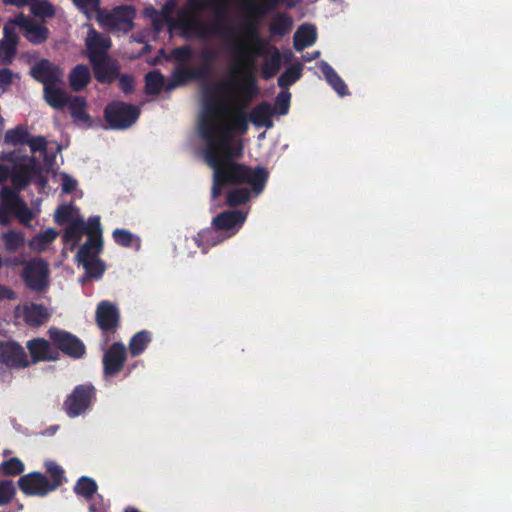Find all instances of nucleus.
Instances as JSON below:
<instances>
[{"mask_svg": "<svg viewBox=\"0 0 512 512\" xmlns=\"http://www.w3.org/2000/svg\"><path fill=\"white\" fill-rule=\"evenodd\" d=\"M201 57H202V59H203L204 61H206V60H207V58L209 57L208 52H203V53L201 54Z\"/></svg>", "mask_w": 512, "mask_h": 512, "instance_id": "52", "label": "nucleus"}, {"mask_svg": "<svg viewBox=\"0 0 512 512\" xmlns=\"http://www.w3.org/2000/svg\"><path fill=\"white\" fill-rule=\"evenodd\" d=\"M33 154L39 153V156H43V161L40 162L36 159V156L32 158H26L23 160L22 164H26L28 169L31 170L33 165L38 166V170L36 172L32 171V177L38 175L43 170H49L53 165V159L48 158L46 156V141L42 137L28 138L26 142Z\"/></svg>", "mask_w": 512, "mask_h": 512, "instance_id": "14", "label": "nucleus"}, {"mask_svg": "<svg viewBox=\"0 0 512 512\" xmlns=\"http://www.w3.org/2000/svg\"><path fill=\"white\" fill-rule=\"evenodd\" d=\"M163 86L162 76L156 72H150L146 75V89L150 94L158 93Z\"/></svg>", "mask_w": 512, "mask_h": 512, "instance_id": "39", "label": "nucleus"}, {"mask_svg": "<svg viewBox=\"0 0 512 512\" xmlns=\"http://www.w3.org/2000/svg\"><path fill=\"white\" fill-rule=\"evenodd\" d=\"M91 32H94L99 38V40L95 41L96 49L101 51L103 48L104 57H108L107 52L111 46L110 40L107 37L100 35L93 28H89L86 39L90 36Z\"/></svg>", "mask_w": 512, "mask_h": 512, "instance_id": "44", "label": "nucleus"}, {"mask_svg": "<svg viewBox=\"0 0 512 512\" xmlns=\"http://www.w3.org/2000/svg\"><path fill=\"white\" fill-rule=\"evenodd\" d=\"M134 10L131 7H119L111 12H98V22L107 30L128 31L132 28Z\"/></svg>", "mask_w": 512, "mask_h": 512, "instance_id": "7", "label": "nucleus"}, {"mask_svg": "<svg viewBox=\"0 0 512 512\" xmlns=\"http://www.w3.org/2000/svg\"><path fill=\"white\" fill-rule=\"evenodd\" d=\"M320 70L324 74L327 82L338 93V95L344 96L347 94V86L328 63L321 62Z\"/></svg>", "mask_w": 512, "mask_h": 512, "instance_id": "28", "label": "nucleus"}, {"mask_svg": "<svg viewBox=\"0 0 512 512\" xmlns=\"http://www.w3.org/2000/svg\"><path fill=\"white\" fill-rule=\"evenodd\" d=\"M90 510L92 512H101V510L99 508L96 507V504L95 503H92L91 506H90Z\"/></svg>", "mask_w": 512, "mask_h": 512, "instance_id": "50", "label": "nucleus"}, {"mask_svg": "<svg viewBox=\"0 0 512 512\" xmlns=\"http://www.w3.org/2000/svg\"><path fill=\"white\" fill-rule=\"evenodd\" d=\"M2 266V257L0 256V267Z\"/></svg>", "mask_w": 512, "mask_h": 512, "instance_id": "55", "label": "nucleus"}, {"mask_svg": "<svg viewBox=\"0 0 512 512\" xmlns=\"http://www.w3.org/2000/svg\"><path fill=\"white\" fill-rule=\"evenodd\" d=\"M273 109L268 103H261L253 108L249 115V121L257 128L267 129L273 126Z\"/></svg>", "mask_w": 512, "mask_h": 512, "instance_id": "22", "label": "nucleus"}, {"mask_svg": "<svg viewBox=\"0 0 512 512\" xmlns=\"http://www.w3.org/2000/svg\"><path fill=\"white\" fill-rule=\"evenodd\" d=\"M44 97L46 102L55 109L63 108L69 97L64 89L63 80L44 87Z\"/></svg>", "mask_w": 512, "mask_h": 512, "instance_id": "21", "label": "nucleus"}, {"mask_svg": "<svg viewBox=\"0 0 512 512\" xmlns=\"http://www.w3.org/2000/svg\"><path fill=\"white\" fill-rule=\"evenodd\" d=\"M64 193L77 192V181L65 173L56 176Z\"/></svg>", "mask_w": 512, "mask_h": 512, "instance_id": "43", "label": "nucleus"}, {"mask_svg": "<svg viewBox=\"0 0 512 512\" xmlns=\"http://www.w3.org/2000/svg\"><path fill=\"white\" fill-rule=\"evenodd\" d=\"M23 278L31 289L44 290L49 282L48 264L42 259L31 260L23 271Z\"/></svg>", "mask_w": 512, "mask_h": 512, "instance_id": "9", "label": "nucleus"}, {"mask_svg": "<svg viewBox=\"0 0 512 512\" xmlns=\"http://www.w3.org/2000/svg\"><path fill=\"white\" fill-rule=\"evenodd\" d=\"M139 116V110L132 105L114 102L105 109V118L111 128L125 129L134 124Z\"/></svg>", "mask_w": 512, "mask_h": 512, "instance_id": "6", "label": "nucleus"}, {"mask_svg": "<svg viewBox=\"0 0 512 512\" xmlns=\"http://www.w3.org/2000/svg\"><path fill=\"white\" fill-rule=\"evenodd\" d=\"M27 348L29 349L33 362L52 361L58 358V352L43 338L30 340L27 343Z\"/></svg>", "mask_w": 512, "mask_h": 512, "instance_id": "20", "label": "nucleus"}, {"mask_svg": "<svg viewBox=\"0 0 512 512\" xmlns=\"http://www.w3.org/2000/svg\"><path fill=\"white\" fill-rule=\"evenodd\" d=\"M126 348L123 344L115 343L105 353L103 358L104 372L106 375H114L120 371L125 361Z\"/></svg>", "mask_w": 512, "mask_h": 512, "instance_id": "19", "label": "nucleus"}, {"mask_svg": "<svg viewBox=\"0 0 512 512\" xmlns=\"http://www.w3.org/2000/svg\"><path fill=\"white\" fill-rule=\"evenodd\" d=\"M153 24L157 30L164 24L177 25L190 35L222 38L230 64L225 76L206 91L198 133L204 142L205 161L213 169L212 196L216 198L223 187L235 185L237 187L228 194V204L245 203L263 191L268 173L264 168H249L232 161L242 154V145L234 136L244 134L248 129L245 108L256 93V57L264 56L263 75L270 78L280 69L279 51L260 36L254 22L224 28L218 23L207 25L197 18L196 13L183 10L174 20L165 7Z\"/></svg>", "mask_w": 512, "mask_h": 512, "instance_id": "1", "label": "nucleus"}, {"mask_svg": "<svg viewBox=\"0 0 512 512\" xmlns=\"http://www.w3.org/2000/svg\"><path fill=\"white\" fill-rule=\"evenodd\" d=\"M15 317L29 325L39 326L49 317V313L42 305L26 303L15 308Z\"/></svg>", "mask_w": 512, "mask_h": 512, "instance_id": "17", "label": "nucleus"}, {"mask_svg": "<svg viewBox=\"0 0 512 512\" xmlns=\"http://www.w3.org/2000/svg\"><path fill=\"white\" fill-rule=\"evenodd\" d=\"M31 12L40 18L52 17L55 14V8L47 1L31 3Z\"/></svg>", "mask_w": 512, "mask_h": 512, "instance_id": "36", "label": "nucleus"}, {"mask_svg": "<svg viewBox=\"0 0 512 512\" xmlns=\"http://www.w3.org/2000/svg\"><path fill=\"white\" fill-rule=\"evenodd\" d=\"M74 489L78 495L89 498L96 492L97 485L93 479L89 477H81Z\"/></svg>", "mask_w": 512, "mask_h": 512, "instance_id": "35", "label": "nucleus"}, {"mask_svg": "<svg viewBox=\"0 0 512 512\" xmlns=\"http://www.w3.org/2000/svg\"><path fill=\"white\" fill-rule=\"evenodd\" d=\"M302 74V65L296 64L289 67L278 80L279 86L287 87L296 82Z\"/></svg>", "mask_w": 512, "mask_h": 512, "instance_id": "34", "label": "nucleus"}, {"mask_svg": "<svg viewBox=\"0 0 512 512\" xmlns=\"http://www.w3.org/2000/svg\"><path fill=\"white\" fill-rule=\"evenodd\" d=\"M9 23L12 24L14 31L16 27L19 28L23 32L24 36L34 44H39L47 38L48 30L44 26L33 22L23 14L15 16V18L12 21H9Z\"/></svg>", "mask_w": 512, "mask_h": 512, "instance_id": "12", "label": "nucleus"}, {"mask_svg": "<svg viewBox=\"0 0 512 512\" xmlns=\"http://www.w3.org/2000/svg\"><path fill=\"white\" fill-rule=\"evenodd\" d=\"M264 137H265V132H263V133H261V134L259 135V138H260V139H263Z\"/></svg>", "mask_w": 512, "mask_h": 512, "instance_id": "53", "label": "nucleus"}, {"mask_svg": "<svg viewBox=\"0 0 512 512\" xmlns=\"http://www.w3.org/2000/svg\"><path fill=\"white\" fill-rule=\"evenodd\" d=\"M97 40H99L98 36L91 32L85 40L87 54L93 65L96 79L103 83L111 82L117 73V67L109 57H104L103 49L101 51L96 49L95 41Z\"/></svg>", "mask_w": 512, "mask_h": 512, "instance_id": "4", "label": "nucleus"}, {"mask_svg": "<svg viewBox=\"0 0 512 512\" xmlns=\"http://www.w3.org/2000/svg\"><path fill=\"white\" fill-rule=\"evenodd\" d=\"M28 131L22 126L10 129L5 133L4 142L9 145H21L28 141Z\"/></svg>", "mask_w": 512, "mask_h": 512, "instance_id": "33", "label": "nucleus"}, {"mask_svg": "<svg viewBox=\"0 0 512 512\" xmlns=\"http://www.w3.org/2000/svg\"><path fill=\"white\" fill-rule=\"evenodd\" d=\"M32 76L44 87L63 80V70L47 60L40 61L31 69Z\"/></svg>", "mask_w": 512, "mask_h": 512, "instance_id": "18", "label": "nucleus"}, {"mask_svg": "<svg viewBox=\"0 0 512 512\" xmlns=\"http://www.w3.org/2000/svg\"><path fill=\"white\" fill-rule=\"evenodd\" d=\"M150 341L151 337L147 331H141L134 335L129 343V350L131 355L137 356L141 354Z\"/></svg>", "mask_w": 512, "mask_h": 512, "instance_id": "32", "label": "nucleus"}, {"mask_svg": "<svg viewBox=\"0 0 512 512\" xmlns=\"http://www.w3.org/2000/svg\"><path fill=\"white\" fill-rule=\"evenodd\" d=\"M319 55V52H315L313 56H305V61H311L313 58L317 57Z\"/></svg>", "mask_w": 512, "mask_h": 512, "instance_id": "51", "label": "nucleus"}, {"mask_svg": "<svg viewBox=\"0 0 512 512\" xmlns=\"http://www.w3.org/2000/svg\"><path fill=\"white\" fill-rule=\"evenodd\" d=\"M90 71L85 65L76 66L69 74L71 87L76 90H82L90 81Z\"/></svg>", "mask_w": 512, "mask_h": 512, "instance_id": "29", "label": "nucleus"}, {"mask_svg": "<svg viewBox=\"0 0 512 512\" xmlns=\"http://www.w3.org/2000/svg\"><path fill=\"white\" fill-rule=\"evenodd\" d=\"M6 159L14 162V160L10 157H7ZM38 168V166L33 165L32 169L29 170L26 164L13 163V168L10 169L8 166L0 164V183L10 178L13 185L16 188L21 189L29 182L31 178H33L32 171L36 172Z\"/></svg>", "mask_w": 512, "mask_h": 512, "instance_id": "11", "label": "nucleus"}, {"mask_svg": "<svg viewBox=\"0 0 512 512\" xmlns=\"http://www.w3.org/2000/svg\"><path fill=\"white\" fill-rule=\"evenodd\" d=\"M15 488L11 481L0 482V505L7 504L14 496Z\"/></svg>", "mask_w": 512, "mask_h": 512, "instance_id": "42", "label": "nucleus"}, {"mask_svg": "<svg viewBox=\"0 0 512 512\" xmlns=\"http://www.w3.org/2000/svg\"><path fill=\"white\" fill-rule=\"evenodd\" d=\"M14 298H15V293L0 284V300L14 299Z\"/></svg>", "mask_w": 512, "mask_h": 512, "instance_id": "48", "label": "nucleus"}, {"mask_svg": "<svg viewBox=\"0 0 512 512\" xmlns=\"http://www.w3.org/2000/svg\"><path fill=\"white\" fill-rule=\"evenodd\" d=\"M1 207H0V223L8 222L7 213H11L25 225L34 218V213L19 199L15 191L8 187L1 190Z\"/></svg>", "mask_w": 512, "mask_h": 512, "instance_id": "5", "label": "nucleus"}, {"mask_svg": "<svg viewBox=\"0 0 512 512\" xmlns=\"http://www.w3.org/2000/svg\"><path fill=\"white\" fill-rule=\"evenodd\" d=\"M54 218L58 224H67L63 240L66 244L71 245V249L79 243L84 234L88 236V240L85 244H89V247L93 246L96 252L101 248V225L99 217H91L85 222L77 208L72 205H62L56 210Z\"/></svg>", "mask_w": 512, "mask_h": 512, "instance_id": "2", "label": "nucleus"}, {"mask_svg": "<svg viewBox=\"0 0 512 512\" xmlns=\"http://www.w3.org/2000/svg\"><path fill=\"white\" fill-rule=\"evenodd\" d=\"M101 248L96 252L95 248L89 247V244H84L77 253V260L83 265L86 273L95 278H99L104 270V264L97 258V254Z\"/></svg>", "mask_w": 512, "mask_h": 512, "instance_id": "15", "label": "nucleus"}, {"mask_svg": "<svg viewBox=\"0 0 512 512\" xmlns=\"http://www.w3.org/2000/svg\"><path fill=\"white\" fill-rule=\"evenodd\" d=\"M18 484L23 493L31 496H44L55 488L44 475L37 472L20 477Z\"/></svg>", "mask_w": 512, "mask_h": 512, "instance_id": "13", "label": "nucleus"}, {"mask_svg": "<svg viewBox=\"0 0 512 512\" xmlns=\"http://www.w3.org/2000/svg\"><path fill=\"white\" fill-rule=\"evenodd\" d=\"M75 121L90 125V117L86 113V100L82 97H71L67 104Z\"/></svg>", "mask_w": 512, "mask_h": 512, "instance_id": "27", "label": "nucleus"}, {"mask_svg": "<svg viewBox=\"0 0 512 512\" xmlns=\"http://www.w3.org/2000/svg\"><path fill=\"white\" fill-rule=\"evenodd\" d=\"M0 362L13 368L29 365L24 349L14 342L0 343Z\"/></svg>", "mask_w": 512, "mask_h": 512, "instance_id": "16", "label": "nucleus"}, {"mask_svg": "<svg viewBox=\"0 0 512 512\" xmlns=\"http://www.w3.org/2000/svg\"><path fill=\"white\" fill-rule=\"evenodd\" d=\"M74 4L85 14L97 13L99 11L100 0H73Z\"/></svg>", "mask_w": 512, "mask_h": 512, "instance_id": "41", "label": "nucleus"}, {"mask_svg": "<svg viewBox=\"0 0 512 512\" xmlns=\"http://www.w3.org/2000/svg\"><path fill=\"white\" fill-rule=\"evenodd\" d=\"M125 512H138V511H136V510H134V509H126V511H125Z\"/></svg>", "mask_w": 512, "mask_h": 512, "instance_id": "54", "label": "nucleus"}, {"mask_svg": "<svg viewBox=\"0 0 512 512\" xmlns=\"http://www.w3.org/2000/svg\"><path fill=\"white\" fill-rule=\"evenodd\" d=\"M93 388L79 386L67 397L64 402V411L66 414L75 418L85 413L93 400Z\"/></svg>", "mask_w": 512, "mask_h": 512, "instance_id": "8", "label": "nucleus"}, {"mask_svg": "<svg viewBox=\"0 0 512 512\" xmlns=\"http://www.w3.org/2000/svg\"><path fill=\"white\" fill-rule=\"evenodd\" d=\"M45 466H46L48 472L51 474V476H53L55 478V480L57 481L56 485H58L59 481L62 477V473H63L60 466L54 461H47L45 463Z\"/></svg>", "mask_w": 512, "mask_h": 512, "instance_id": "45", "label": "nucleus"}, {"mask_svg": "<svg viewBox=\"0 0 512 512\" xmlns=\"http://www.w3.org/2000/svg\"><path fill=\"white\" fill-rule=\"evenodd\" d=\"M58 231L48 228L45 231L35 235L29 242V246L33 251L43 252L57 238Z\"/></svg>", "mask_w": 512, "mask_h": 512, "instance_id": "26", "label": "nucleus"}, {"mask_svg": "<svg viewBox=\"0 0 512 512\" xmlns=\"http://www.w3.org/2000/svg\"><path fill=\"white\" fill-rule=\"evenodd\" d=\"M48 333L53 344L68 356L79 358L85 353L82 342L72 334L56 328H50Z\"/></svg>", "mask_w": 512, "mask_h": 512, "instance_id": "10", "label": "nucleus"}, {"mask_svg": "<svg viewBox=\"0 0 512 512\" xmlns=\"http://www.w3.org/2000/svg\"><path fill=\"white\" fill-rule=\"evenodd\" d=\"M115 242L124 247L140 248V239L125 229H116L113 232Z\"/></svg>", "mask_w": 512, "mask_h": 512, "instance_id": "31", "label": "nucleus"}, {"mask_svg": "<svg viewBox=\"0 0 512 512\" xmlns=\"http://www.w3.org/2000/svg\"><path fill=\"white\" fill-rule=\"evenodd\" d=\"M291 94L288 91H282L278 94L273 113L277 115H286L290 107Z\"/></svg>", "mask_w": 512, "mask_h": 512, "instance_id": "38", "label": "nucleus"}, {"mask_svg": "<svg viewBox=\"0 0 512 512\" xmlns=\"http://www.w3.org/2000/svg\"><path fill=\"white\" fill-rule=\"evenodd\" d=\"M1 240L8 252H16L25 244L24 234L13 230L3 233Z\"/></svg>", "mask_w": 512, "mask_h": 512, "instance_id": "30", "label": "nucleus"}, {"mask_svg": "<svg viewBox=\"0 0 512 512\" xmlns=\"http://www.w3.org/2000/svg\"><path fill=\"white\" fill-rule=\"evenodd\" d=\"M4 39L0 41V61H10L15 53L17 45V34L9 22L4 26Z\"/></svg>", "mask_w": 512, "mask_h": 512, "instance_id": "24", "label": "nucleus"}, {"mask_svg": "<svg viewBox=\"0 0 512 512\" xmlns=\"http://www.w3.org/2000/svg\"><path fill=\"white\" fill-rule=\"evenodd\" d=\"M120 83L124 91H128L132 87V81L128 77H122Z\"/></svg>", "mask_w": 512, "mask_h": 512, "instance_id": "49", "label": "nucleus"}, {"mask_svg": "<svg viewBox=\"0 0 512 512\" xmlns=\"http://www.w3.org/2000/svg\"><path fill=\"white\" fill-rule=\"evenodd\" d=\"M174 57L181 62H185L190 58L191 50L189 47H181L174 50Z\"/></svg>", "mask_w": 512, "mask_h": 512, "instance_id": "47", "label": "nucleus"}, {"mask_svg": "<svg viewBox=\"0 0 512 512\" xmlns=\"http://www.w3.org/2000/svg\"><path fill=\"white\" fill-rule=\"evenodd\" d=\"M316 29L312 25H303L294 35V46L298 51L311 46L316 41Z\"/></svg>", "mask_w": 512, "mask_h": 512, "instance_id": "25", "label": "nucleus"}, {"mask_svg": "<svg viewBox=\"0 0 512 512\" xmlns=\"http://www.w3.org/2000/svg\"><path fill=\"white\" fill-rule=\"evenodd\" d=\"M291 27V19L286 15H279L276 18H274L271 24V32L274 34L283 35L290 31Z\"/></svg>", "mask_w": 512, "mask_h": 512, "instance_id": "37", "label": "nucleus"}, {"mask_svg": "<svg viewBox=\"0 0 512 512\" xmlns=\"http://www.w3.org/2000/svg\"><path fill=\"white\" fill-rule=\"evenodd\" d=\"M15 77L9 69L0 70V89H5L11 85Z\"/></svg>", "mask_w": 512, "mask_h": 512, "instance_id": "46", "label": "nucleus"}, {"mask_svg": "<svg viewBox=\"0 0 512 512\" xmlns=\"http://www.w3.org/2000/svg\"><path fill=\"white\" fill-rule=\"evenodd\" d=\"M118 311L109 302H101L97 308L96 317L101 329H112L118 322Z\"/></svg>", "mask_w": 512, "mask_h": 512, "instance_id": "23", "label": "nucleus"}, {"mask_svg": "<svg viewBox=\"0 0 512 512\" xmlns=\"http://www.w3.org/2000/svg\"><path fill=\"white\" fill-rule=\"evenodd\" d=\"M2 470L7 475H18L23 472L24 464L18 458H11L0 465Z\"/></svg>", "mask_w": 512, "mask_h": 512, "instance_id": "40", "label": "nucleus"}, {"mask_svg": "<svg viewBox=\"0 0 512 512\" xmlns=\"http://www.w3.org/2000/svg\"><path fill=\"white\" fill-rule=\"evenodd\" d=\"M246 214L241 211H227L213 219V226L202 231L198 235L199 246L204 244L215 245L223 240L219 238L220 232H230L227 236L233 235L245 222Z\"/></svg>", "mask_w": 512, "mask_h": 512, "instance_id": "3", "label": "nucleus"}]
</instances>
